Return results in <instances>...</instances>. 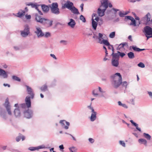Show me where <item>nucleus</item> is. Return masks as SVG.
I'll use <instances>...</instances> for the list:
<instances>
[{"label":"nucleus","mask_w":152,"mask_h":152,"mask_svg":"<svg viewBox=\"0 0 152 152\" xmlns=\"http://www.w3.org/2000/svg\"><path fill=\"white\" fill-rule=\"evenodd\" d=\"M25 86L26 88L28 94L31 96V97L28 96L26 97L25 99L26 103H24L21 104V107L23 108H25L26 106L28 108L30 107L31 104L30 98L33 99L34 96V91L31 88L26 85Z\"/></svg>","instance_id":"1"},{"label":"nucleus","mask_w":152,"mask_h":152,"mask_svg":"<svg viewBox=\"0 0 152 152\" xmlns=\"http://www.w3.org/2000/svg\"><path fill=\"white\" fill-rule=\"evenodd\" d=\"M112 79V83L114 87L116 88L121 84L122 81L121 75L119 73H116L111 76Z\"/></svg>","instance_id":"2"},{"label":"nucleus","mask_w":152,"mask_h":152,"mask_svg":"<svg viewBox=\"0 0 152 152\" xmlns=\"http://www.w3.org/2000/svg\"><path fill=\"white\" fill-rule=\"evenodd\" d=\"M13 15L19 18H21L25 15L26 19H31V18L30 15H28L27 14H26L25 11L22 10H20L16 14L12 13L11 16Z\"/></svg>","instance_id":"3"},{"label":"nucleus","mask_w":152,"mask_h":152,"mask_svg":"<svg viewBox=\"0 0 152 152\" xmlns=\"http://www.w3.org/2000/svg\"><path fill=\"white\" fill-rule=\"evenodd\" d=\"M143 32L147 39L152 37V28L149 26H146L144 28Z\"/></svg>","instance_id":"4"},{"label":"nucleus","mask_w":152,"mask_h":152,"mask_svg":"<svg viewBox=\"0 0 152 152\" xmlns=\"http://www.w3.org/2000/svg\"><path fill=\"white\" fill-rule=\"evenodd\" d=\"M50 7L52 13L56 15H58L60 13L59 9L58 8V4L57 3H53Z\"/></svg>","instance_id":"5"},{"label":"nucleus","mask_w":152,"mask_h":152,"mask_svg":"<svg viewBox=\"0 0 152 152\" xmlns=\"http://www.w3.org/2000/svg\"><path fill=\"white\" fill-rule=\"evenodd\" d=\"M37 22H40L47 27L52 26L53 22L51 20H35Z\"/></svg>","instance_id":"6"},{"label":"nucleus","mask_w":152,"mask_h":152,"mask_svg":"<svg viewBox=\"0 0 152 152\" xmlns=\"http://www.w3.org/2000/svg\"><path fill=\"white\" fill-rule=\"evenodd\" d=\"M21 35L23 37H26L30 34V28L28 25H26L23 31H21Z\"/></svg>","instance_id":"7"},{"label":"nucleus","mask_w":152,"mask_h":152,"mask_svg":"<svg viewBox=\"0 0 152 152\" xmlns=\"http://www.w3.org/2000/svg\"><path fill=\"white\" fill-rule=\"evenodd\" d=\"M73 4L72 2H70L69 1H67L66 3L64 4H62V8L64 9L66 8L71 10L72 8L73 7Z\"/></svg>","instance_id":"8"},{"label":"nucleus","mask_w":152,"mask_h":152,"mask_svg":"<svg viewBox=\"0 0 152 152\" xmlns=\"http://www.w3.org/2000/svg\"><path fill=\"white\" fill-rule=\"evenodd\" d=\"M103 36V35L101 33H99V36L97 39L98 40V42L101 44H104L105 43L107 44V40L104 39L102 38Z\"/></svg>","instance_id":"9"},{"label":"nucleus","mask_w":152,"mask_h":152,"mask_svg":"<svg viewBox=\"0 0 152 152\" xmlns=\"http://www.w3.org/2000/svg\"><path fill=\"white\" fill-rule=\"evenodd\" d=\"M4 105L7 109L8 114L10 115H11L12 113L10 110V105H9V99L8 98H7L6 99Z\"/></svg>","instance_id":"10"},{"label":"nucleus","mask_w":152,"mask_h":152,"mask_svg":"<svg viewBox=\"0 0 152 152\" xmlns=\"http://www.w3.org/2000/svg\"><path fill=\"white\" fill-rule=\"evenodd\" d=\"M36 28V31H35V33L37 34L38 38L42 37L44 36V34L42 32L40 28L37 27Z\"/></svg>","instance_id":"11"},{"label":"nucleus","mask_w":152,"mask_h":152,"mask_svg":"<svg viewBox=\"0 0 152 152\" xmlns=\"http://www.w3.org/2000/svg\"><path fill=\"white\" fill-rule=\"evenodd\" d=\"M60 123L61 124V126L62 128L67 129L69 128V122L66 121L65 120H61Z\"/></svg>","instance_id":"12"},{"label":"nucleus","mask_w":152,"mask_h":152,"mask_svg":"<svg viewBox=\"0 0 152 152\" xmlns=\"http://www.w3.org/2000/svg\"><path fill=\"white\" fill-rule=\"evenodd\" d=\"M101 5L100 7L101 8H103L106 10L108 7V0H102L101 1Z\"/></svg>","instance_id":"13"},{"label":"nucleus","mask_w":152,"mask_h":152,"mask_svg":"<svg viewBox=\"0 0 152 152\" xmlns=\"http://www.w3.org/2000/svg\"><path fill=\"white\" fill-rule=\"evenodd\" d=\"M32 111L28 109L27 111L24 112V115L25 117L27 118H31L32 116Z\"/></svg>","instance_id":"14"},{"label":"nucleus","mask_w":152,"mask_h":152,"mask_svg":"<svg viewBox=\"0 0 152 152\" xmlns=\"http://www.w3.org/2000/svg\"><path fill=\"white\" fill-rule=\"evenodd\" d=\"M131 22L130 24V25L134 26H138L141 23L140 20H130Z\"/></svg>","instance_id":"15"},{"label":"nucleus","mask_w":152,"mask_h":152,"mask_svg":"<svg viewBox=\"0 0 152 152\" xmlns=\"http://www.w3.org/2000/svg\"><path fill=\"white\" fill-rule=\"evenodd\" d=\"M106 10L104 9L103 8H99L97 10V13L99 16L100 17H102L104 16V12Z\"/></svg>","instance_id":"16"},{"label":"nucleus","mask_w":152,"mask_h":152,"mask_svg":"<svg viewBox=\"0 0 152 152\" xmlns=\"http://www.w3.org/2000/svg\"><path fill=\"white\" fill-rule=\"evenodd\" d=\"M41 7L42 10L44 12L47 13L48 12L49 7L48 6L43 4L41 5Z\"/></svg>","instance_id":"17"},{"label":"nucleus","mask_w":152,"mask_h":152,"mask_svg":"<svg viewBox=\"0 0 152 152\" xmlns=\"http://www.w3.org/2000/svg\"><path fill=\"white\" fill-rule=\"evenodd\" d=\"M0 76H2L4 78H6L7 77L8 75L4 70L0 69Z\"/></svg>","instance_id":"18"},{"label":"nucleus","mask_w":152,"mask_h":152,"mask_svg":"<svg viewBox=\"0 0 152 152\" xmlns=\"http://www.w3.org/2000/svg\"><path fill=\"white\" fill-rule=\"evenodd\" d=\"M119 59H113L112 61V65L115 66L117 67L118 65Z\"/></svg>","instance_id":"19"},{"label":"nucleus","mask_w":152,"mask_h":152,"mask_svg":"<svg viewBox=\"0 0 152 152\" xmlns=\"http://www.w3.org/2000/svg\"><path fill=\"white\" fill-rule=\"evenodd\" d=\"M96 112L95 111L92 112L90 118L91 121H94L96 120Z\"/></svg>","instance_id":"20"},{"label":"nucleus","mask_w":152,"mask_h":152,"mask_svg":"<svg viewBox=\"0 0 152 152\" xmlns=\"http://www.w3.org/2000/svg\"><path fill=\"white\" fill-rule=\"evenodd\" d=\"M70 20V21L68 23V25L71 28H73L74 27L76 24V23L74 20Z\"/></svg>","instance_id":"21"},{"label":"nucleus","mask_w":152,"mask_h":152,"mask_svg":"<svg viewBox=\"0 0 152 152\" xmlns=\"http://www.w3.org/2000/svg\"><path fill=\"white\" fill-rule=\"evenodd\" d=\"M92 20V26L93 28L95 30L96 28V27L98 24L97 22L96 21H95L94 20Z\"/></svg>","instance_id":"22"},{"label":"nucleus","mask_w":152,"mask_h":152,"mask_svg":"<svg viewBox=\"0 0 152 152\" xmlns=\"http://www.w3.org/2000/svg\"><path fill=\"white\" fill-rule=\"evenodd\" d=\"M14 113L16 117H18L20 116V113L18 108L15 109L14 111Z\"/></svg>","instance_id":"23"},{"label":"nucleus","mask_w":152,"mask_h":152,"mask_svg":"<svg viewBox=\"0 0 152 152\" xmlns=\"http://www.w3.org/2000/svg\"><path fill=\"white\" fill-rule=\"evenodd\" d=\"M128 46V44L127 43L125 42L123 43H121L119 45L118 47L117 48V50H119L121 48H123L125 46Z\"/></svg>","instance_id":"24"},{"label":"nucleus","mask_w":152,"mask_h":152,"mask_svg":"<svg viewBox=\"0 0 152 152\" xmlns=\"http://www.w3.org/2000/svg\"><path fill=\"white\" fill-rule=\"evenodd\" d=\"M132 48L134 51L137 52L143 51L145 50V49H140L138 48L136 46H132Z\"/></svg>","instance_id":"25"},{"label":"nucleus","mask_w":152,"mask_h":152,"mask_svg":"<svg viewBox=\"0 0 152 152\" xmlns=\"http://www.w3.org/2000/svg\"><path fill=\"white\" fill-rule=\"evenodd\" d=\"M71 10L72 12L74 14H79L80 13L79 12L77 9L75 7L73 6V7Z\"/></svg>","instance_id":"26"},{"label":"nucleus","mask_w":152,"mask_h":152,"mask_svg":"<svg viewBox=\"0 0 152 152\" xmlns=\"http://www.w3.org/2000/svg\"><path fill=\"white\" fill-rule=\"evenodd\" d=\"M130 122L133 124V125H134L135 127H136V129L140 132H141V130L140 128H139L138 127V124H137L136 123L134 122L132 120H130Z\"/></svg>","instance_id":"27"},{"label":"nucleus","mask_w":152,"mask_h":152,"mask_svg":"<svg viewBox=\"0 0 152 152\" xmlns=\"http://www.w3.org/2000/svg\"><path fill=\"white\" fill-rule=\"evenodd\" d=\"M127 55L130 59H133L135 57L134 53L132 52H130L128 53L127 54Z\"/></svg>","instance_id":"28"},{"label":"nucleus","mask_w":152,"mask_h":152,"mask_svg":"<svg viewBox=\"0 0 152 152\" xmlns=\"http://www.w3.org/2000/svg\"><path fill=\"white\" fill-rule=\"evenodd\" d=\"M69 149L70 152H77V148L76 147L72 146L69 148Z\"/></svg>","instance_id":"29"},{"label":"nucleus","mask_w":152,"mask_h":152,"mask_svg":"<svg viewBox=\"0 0 152 152\" xmlns=\"http://www.w3.org/2000/svg\"><path fill=\"white\" fill-rule=\"evenodd\" d=\"M139 142L141 144H144L146 145L147 143L146 140L144 139H140L138 140Z\"/></svg>","instance_id":"30"},{"label":"nucleus","mask_w":152,"mask_h":152,"mask_svg":"<svg viewBox=\"0 0 152 152\" xmlns=\"http://www.w3.org/2000/svg\"><path fill=\"white\" fill-rule=\"evenodd\" d=\"M117 53H112L111 55L113 56V59H118L119 57V55Z\"/></svg>","instance_id":"31"},{"label":"nucleus","mask_w":152,"mask_h":152,"mask_svg":"<svg viewBox=\"0 0 152 152\" xmlns=\"http://www.w3.org/2000/svg\"><path fill=\"white\" fill-rule=\"evenodd\" d=\"M151 15L149 12H148L146 15L143 17V19H151Z\"/></svg>","instance_id":"32"},{"label":"nucleus","mask_w":152,"mask_h":152,"mask_svg":"<svg viewBox=\"0 0 152 152\" xmlns=\"http://www.w3.org/2000/svg\"><path fill=\"white\" fill-rule=\"evenodd\" d=\"M105 45L107 46H108V49L110 50H112V48H114L113 45H111L108 41H107V44H106L105 43L104 44Z\"/></svg>","instance_id":"33"},{"label":"nucleus","mask_w":152,"mask_h":152,"mask_svg":"<svg viewBox=\"0 0 152 152\" xmlns=\"http://www.w3.org/2000/svg\"><path fill=\"white\" fill-rule=\"evenodd\" d=\"M143 135L144 136V137L147 140H150L151 137V136L148 134L144 133Z\"/></svg>","instance_id":"34"},{"label":"nucleus","mask_w":152,"mask_h":152,"mask_svg":"<svg viewBox=\"0 0 152 152\" xmlns=\"http://www.w3.org/2000/svg\"><path fill=\"white\" fill-rule=\"evenodd\" d=\"M91 19H99L97 14L94 13L92 14Z\"/></svg>","instance_id":"35"},{"label":"nucleus","mask_w":152,"mask_h":152,"mask_svg":"<svg viewBox=\"0 0 152 152\" xmlns=\"http://www.w3.org/2000/svg\"><path fill=\"white\" fill-rule=\"evenodd\" d=\"M12 78L13 79L15 80L18 82H20V79L17 76L14 75L12 77Z\"/></svg>","instance_id":"36"},{"label":"nucleus","mask_w":152,"mask_h":152,"mask_svg":"<svg viewBox=\"0 0 152 152\" xmlns=\"http://www.w3.org/2000/svg\"><path fill=\"white\" fill-rule=\"evenodd\" d=\"M40 89L42 91H45L47 89V86L46 85H45L41 87Z\"/></svg>","instance_id":"37"},{"label":"nucleus","mask_w":152,"mask_h":152,"mask_svg":"<svg viewBox=\"0 0 152 152\" xmlns=\"http://www.w3.org/2000/svg\"><path fill=\"white\" fill-rule=\"evenodd\" d=\"M118 15L121 17H124V15H125L124 13V11H123L119 12Z\"/></svg>","instance_id":"38"},{"label":"nucleus","mask_w":152,"mask_h":152,"mask_svg":"<svg viewBox=\"0 0 152 152\" xmlns=\"http://www.w3.org/2000/svg\"><path fill=\"white\" fill-rule=\"evenodd\" d=\"M118 104L119 105L122 106V107L125 108H127V107L126 105V104H122L121 103V102L120 101H118Z\"/></svg>","instance_id":"39"},{"label":"nucleus","mask_w":152,"mask_h":152,"mask_svg":"<svg viewBox=\"0 0 152 152\" xmlns=\"http://www.w3.org/2000/svg\"><path fill=\"white\" fill-rule=\"evenodd\" d=\"M99 26L102 25L103 23V20H95Z\"/></svg>","instance_id":"40"},{"label":"nucleus","mask_w":152,"mask_h":152,"mask_svg":"<svg viewBox=\"0 0 152 152\" xmlns=\"http://www.w3.org/2000/svg\"><path fill=\"white\" fill-rule=\"evenodd\" d=\"M121 84L123 87H124L126 88H127L128 85L126 81H124L123 82H122Z\"/></svg>","instance_id":"41"},{"label":"nucleus","mask_w":152,"mask_h":152,"mask_svg":"<svg viewBox=\"0 0 152 152\" xmlns=\"http://www.w3.org/2000/svg\"><path fill=\"white\" fill-rule=\"evenodd\" d=\"M115 36V32H113L110 33L109 37L110 38H113Z\"/></svg>","instance_id":"42"},{"label":"nucleus","mask_w":152,"mask_h":152,"mask_svg":"<svg viewBox=\"0 0 152 152\" xmlns=\"http://www.w3.org/2000/svg\"><path fill=\"white\" fill-rule=\"evenodd\" d=\"M117 53H118L119 54V56L121 57L122 58L123 57L126 55L125 53L121 52L119 51H118Z\"/></svg>","instance_id":"43"},{"label":"nucleus","mask_w":152,"mask_h":152,"mask_svg":"<svg viewBox=\"0 0 152 152\" xmlns=\"http://www.w3.org/2000/svg\"><path fill=\"white\" fill-rule=\"evenodd\" d=\"M28 149L31 151H34L37 150L36 147H31L28 148Z\"/></svg>","instance_id":"44"},{"label":"nucleus","mask_w":152,"mask_h":152,"mask_svg":"<svg viewBox=\"0 0 152 152\" xmlns=\"http://www.w3.org/2000/svg\"><path fill=\"white\" fill-rule=\"evenodd\" d=\"M137 65L138 66L141 68H144L145 66L144 64L142 62H140Z\"/></svg>","instance_id":"45"},{"label":"nucleus","mask_w":152,"mask_h":152,"mask_svg":"<svg viewBox=\"0 0 152 152\" xmlns=\"http://www.w3.org/2000/svg\"><path fill=\"white\" fill-rule=\"evenodd\" d=\"M35 19H45V18H41L37 13L35 14Z\"/></svg>","instance_id":"46"},{"label":"nucleus","mask_w":152,"mask_h":152,"mask_svg":"<svg viewBox=\"0 0 152 152\" xmlns=\"http://www.w3.org/2000/svg\"><path fill=\"white\" fill-rule=\"evenodd\" d=\"M37 150H38L39 149L45 148H46L44 145H41L36 147Z\"/></svg>","instance_id":"47"},{"label":"nucleus","mask_w":152,"mask_h":152,"mask_svg":"<svg viewBox=\"0 0 152 152\" xmlns=\"http://www.w3.org/2000/svg\"><path fill=\"white\" fill-rule=\"evenodd\" d=\"M124 19H134L132 17L130 16H125Z\"/></svg>","instance_id":"48"},{"label":"nucleus","mask_w":152,"mask_h":152,"mask_svg":"<svg viewBox=\"0 0 152 152\" xmlns=\"http://www.w3.org/2000/svg\"><path fill=\"white\" fill-rule=\"evenodd\" d=\"M141 0H128V1L129 2L134 3L136 2H139Z\"/></svg>","instance_id":"49"},{"label":"nucleus","mask_w":152,"mask_h":152,"mask_svg":"<svg viewBox=\"0 0 152 152\" xmlns=\"http://www.w3.org/2000/svg\"><path fill=\"white\" fill-rule=\"evenodd\" d=\"M45 37H48L50 36V34L49 32H47L45 33V35H44Z\"/></svg>","instance_id":"50"},{"label":"nucleus","mask_w":152,"mask_h":152,"mask_svg":"<svg viewBox=\"0 0 152 152\" xmlns=\"http://www.w3.org/2000/svg\"><path fill=\"white\" fill-rule=\"evenodd\" d=\"M21 139V134H20V135L16 138V140L17 142H19L20 140Z\"/></svg>","instance_id":"51"},{"label":"nucleus","mask_w":152,"mask_h":152,"mask_svg":"<svg viewBox=\"0 0 152 152\" xmlns=\"http://www.w3.org/2000/svg\"><path fill=\"white\" fill-rule=\"evenodd\" d=\"M120 144L123 147H125V143L123 141H119Z\"/></svg>","instance_id":"52"},{"label":"nucleus","mask_w":152,"mask_h":152,"mask_svg":"<svg viewBox=\"0 0 152 152\" xmlns=\"http://www.w3.org/2000/svg\"><path fill=\"white\" fill-rule=\"evenodd\" d=\"M146 20V23H144V24L145 25H147L148 24V22L150 21L151 22H152V20Z\"/></svg>","instance_id":"53"},{"label":"nucleus","mask_w":152,"mask_h":152,"mask_svg":"<svg viewBox=\"0 0 152 152\" xmlns=\"http://www.w3.org/2000/svg\"><path fill=\"white\" fill-rule=\"evenodd\" d=\"M148 93L150 98L152 99V92L151 91H148Z\"/></svg>","instance_id":"54"},{"label":"nucleus","mask_w":152,"mask_h":152,"mask_svg":"<svg viewBox=\"0 0 152 152\" xmlns=\"http://www.w3.org/2000/svg\"><path fill=\"white\" fill-rule=\"evenodd\" d=\"M132 13L133 14V15H134V19H140V18H139V17H138L137 16V15H136V14H135V13L133 12Z\"/></svg>","instance_id":"55"},{"label":"nucleus","mask_w":152,"mask_h":152,"mask_svg":"<svg viewBox=\"0 0 152 152\" xmlns=\"http://www.w3.org/2000/svg\"><path fill=\"white\" fill-rule=\"evenodd\" d=\"M89 141L91 143H93L94 142V140L91 138H89L88 139Z\"/></svg>","instance_id":"56"},{"label":"nucleus","mask_w":152,"mask_h":152,"mask_svg":"<svg viewBox=\"0 0 152 152\" xmlns=\"http://www.w3.org/2000/svg\"><path fill=\"white\" fill-rule=\"evenodd\" d=\"M37 4L36 3H32L31 4V7L32 8H35V7L37 6Z\"/></svg>","instance_id":"57"},{"label":"nucleus","mask_w":152,"mask_h":152,"mask_svg":"<svg viewBox=\"0 0 152 152\" xmlns=\"http://www.w3.org/2000/svg\"><path fill=\"white\" fill-rule=\"evenodd\" d=\"M88 107L91 110L92 112L94 111V109L93 108L91 107V105L88 106Z\"/></svg>","instance_id":"58"},{"label":"nucleus","mask_w":152,"mask_h":152,"mask_svg":"<svg viewBox=\"0 0 152 152\" xmlns=\"http://www.w3.org/2000/svg\"><path fill=\"white\" fill-rule=\"evenodd\" d=\"M95 91H93V92H92V93H93V94L94 95V96H97L98 95V94L96 93H95Z\"/></svg>","instance_id":"59"},{"label":"nucleus","mask_w":152,"mask_h":152,"mask_svg":"<svg viewBox=\"0 0 152 152\" xmlns=\"http://www.w3.org/2000/svg\"><path fill=\"white\" fill-rule=\"evenodd\" d=\"M84 4H82L80 6V7L81 8V11H83V7Z\"/></svg>","instance_id":"60"},{"label":"nucleus","mask_w":152,"mask_h":152,"mask_svg":"<svg viewBox=\"0 0 152 152\" xmlns=\"http://www.w3.org/2000/svg\"><path fill=\"white\" fill-rule=\"evenodd\" d=\"M59 147L60 148V149H61V150H63L64 149V146H63V145H60L59 146Z\"/></svg>","instance_id":"61"},{"label":"nucleus","mask_w":152,"mask_h":152,"mask_svg":"<svg viewBox=\"0 0 152 152\" xmlns=\"http://www.w3.org/2000/svg\"><path fill=\"white\" fill-rule=\"evenodd\" d=\"M14 48L15 50H18L20 49L17 46H14Z\"/></svg>","instance_id":"62"},{"label":"nucleus","mask_w":152,"mask_h":152,"mask_svg":"<svg viewBox=\"0 0 152 152\" xmlns=\"http://www.w3.org/2000/svg\"><path fill=\"white\" fill-rule=\"evenodd\" d=\"M50 56L52 57L53 58H54V59H56V58L55 56L54 55V54H50Z\"/></svg>","instance_id":"63"},{"label":"nucleus","mask_w":152,"mask_h":152,"mask_svg":"<svg viewBox=\"0 0 152 152\" xmlns=\"http://www.w3.org/2000/svg\"><path fill=\"white\" fill-rule=\"evenodd\" d=\"M98 37L97 36L96 34H94L93 37V38L95 39H97Z\"/></svg>","instance_id":"64"}]
</instances>
